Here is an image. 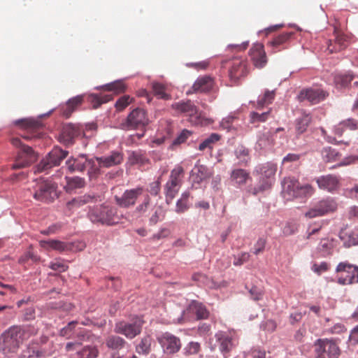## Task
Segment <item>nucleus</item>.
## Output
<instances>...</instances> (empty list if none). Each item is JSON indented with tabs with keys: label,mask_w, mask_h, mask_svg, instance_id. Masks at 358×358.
<instances>
[{
	"label": "nucleus",
	"mask_w": 358,
	"mask_h": 358,
	"mask_svg": "<svg viewBox=\"0 0 358 358\" xmlns=\"http://www.w3.org/2000/svg\"><path fill=\"white\" fill-rule=\"evenodd\" d=\"M38 331L33 325H13L0 336V350L6 355L15 354L24 341Z\"/></svg>",
	"instance_id": "1"
},
{
	"label": "nucleus",
	"mask_w": 358,
	"mask_h": 358,
	"mask_svg": "<svg viewBox=\"0 0 358 358\" xmlns=\"http://www.w3.org/2000/svg\"><path fill=\"white\" fill-rule=\"evenodd\" d=\"M31 191L36 200L45 203L52 202L59 196L57 184L49 180H34Z\"/></svg>",
	"instance_id": "2"
},
{
	"label": "nucleus",
	"mask_w": 358,
	"mask_h": 358,
	"mask_svg": "<svg viewBox=\"0 0 358 358\" xmlns=\"http://www.w3.org/2000/svg\"><path fill=\"white\" fill-rule=\"evenodd\" d=\"M88 217L94 223L113 225L119 222L117 209L112 206H100L93 208L88 213Z\"/></svg>",
	"instance_id": "3"
},
{
	"label": "nucleus",
	"mask_w": 358,
	"mask_h": 358,
	"mask_svg": "<svg viewBox=\"0 0 358 358\" xmlns=\"http://www.w3.org/2000/svg\"><path fill=\"white\" fill-rule=\"evenodd\" d=\"M282 194L287 199H292L298 196L311 195L313 188L310 185H300L299 181L293 177H287L282 182Z\"/></svg>",
	"instance_id": "4"
},
{
	"label": "nucleus",
	"mask_w": 358,
	"mask_h": 358,
	"mask_svg": "<svg viewBox=\"0 0 358 358\" xmlns=\"http://www.w3.org/2000/svg\"><path fill=\"white\" fill-rule=\"evenodd\" d=\"M315 358H338L341 350L334 339L320 338L314 343Z\"/></svg>",
	"instance_id": "5"
},
{
	"label": "nucleus",
	"mask_w": 358,
	"mask_h": 358,
	"mask_svg": "<svg viewBox=\"0 0 358 358\" xmlns=\"http://www.w3.org/2000/svg\"><path fill=\"white\" fill-rule=\"evenodd\" d=\"M184 169L177 165L171 171L169 178L164 186L166 202H171L178 194L184 177Z\"/></svg>",
	"instance_id": "6"
},
{
	"label": "nucleus",
	"mask_w": 358,
	"mask_h": 358,
	"mask_svg": "<svg viewBox=\"0 0 358 358\" xmlns=\"http://www.w3.org/2000/svg\"><path fill=\"white\" fill-rule=\"evenodd\" d=\"M143 324V318L136 316L129 322L120 321L115 323L114 331L124 335L129 339H132L141 334Z\"/></svg>",
	"instance_id": "7"
},
{
	"label": "nucleus",
	"mask_w": 358,
	"mask_h": 358,
	"mask_svg": "<svg viewBox=\"0 0 358 358\" xmlns=\"http://www.w3.org/2000/svg\"><path fill=\"white\" fill-rule=\"evenodd\" d=\"M10 142L13 146L21 149L15 163L12 165L13 169L24 168L35 160L36 156L32 148L30 146L24 145L19 138H13Z\"/></svg>",
	"instance_id": "8"
},
{
	"label": "nucleus",
	"mask_w": 358,
	"mask_h": 358,
	"mask_svg": "<svg viewBox=\"0 0 358 358\" xmlns=\"http://www.w3.org/2000/svg\"><path fill=\"white\" fill-rule=\"evenodd\" d=\"M229 77L231 82L236 83L249 73L248 62L246 58L236 57L228 61Z\"/></svg>",
	"instance_id": "9"
},
{
	"label": "nucleus",
	"mask_w": 358,
	"mask_h": 358,
	"mask_svg": "<svg viewBox=\"0 0 358 358\" xmlns=\"http://www.w3.org/2000/svg\"><path fill=\"white\" fill-rule=\"evenodd\" d=\"M336 273L339 274L338 283L342 285L358 283V266L348 262H340Z\"/></svg>",
	"instance_id": "10"
},
{
	"label": "nucleus",
	"mask_w": 358,
	"mask_h": 358,
	"mask_svg": "<svg viewBox=\"0 0 358 358\" xmlns=\"http://www.w3.org/2000/svg\"><path fill=\"white\" fill-rule=\"evenodd\" d=\"M149 124L146 111L140 108L134 109L127 116L125 122L122 124L124 129H143Z\"/></svg>",
	"instance_id": "11"
},
{
	"label": "nucleus",
	"mask_w": 358,
	"mask_h": 358,
	"mask_svg": "<svg viewBox=\"0 0 358 358\" xmlns=\"http://www.w3.org/2000/svg\"><path fill=\"white\" fill-rule=\"evenodd\" d=\"M68 152L58 147L53 148L48 155L43 159L37 165L35 172L45 171L53 166L59 165L60 162L67 157Z\"/></svg>",
	"instance_id": "12"
},
{
	"label": "nucleus",
	"mask_w": 358,
	"mask_h": 358,
	"mask_svg": "<svg viewBox=\"0 0 358 358\" xmlns=\"http://www.w3.org/2000/svg\"><path fill=\"white\" fill-rule=\"evenodd\" d=\"M172 108L180 113H186L192 124L195 125L202 124L201 114L199 113L197 107L191 101L175 103L172 105Z\"/></svg>",
	"instance_id": "13"
},
{
	"label": "nucleus",
	"mask_w": 358,
	"mask_h": 358,
	"mask_svg": "<svg viewBox=\"0 0 358 358\" xmlns=\"http://www.w3.org/2000/svg\"><path fill=\"white\" fill-rule=\"evenodd\" d=\"M336 208V202L332 199H327L320 201L316 205L305 213V216L308 218L312 219L334 212Z\"/></svg>",
	"instance_id": "14"
},
{
	"label": "nucleus",
	"mask_w": 358,
	"mask_h": 358,
	"mask_svg": "<svg viewBox=\"0 0 358 358\" xmlns=\"http://www.w3.org/2000/svg\"><path fill=\"white\" fill-rule=\"evenodd\" d=\"M143 192L142 187L126 189L121 196H115V201L117 206L124 208L134 206Z\"/></svg>",
	"instance_id": "15"
},
{
	"label": "nucleus",
	"mask_w": 358,
	"mask_h": 358,
	"mask_svg": "<svg viewBox=\"0 0 358 358\" xmlns=\"http://www.w3.org/2000/svg\"><path fill=\"white\" fill-rule=\"evenodd\" d=\"M157 341L166 354H175L181 348L182 343L180 338L169 332L163 333L157 337Z\"/></svg>",
	"instance_id": "16"
},
{
	"label": "nucleus",
	"mask_w": 358,
	"mask_h": 358,
	"mask_svg": "<svg viewBox=\"0 0 358 358\" xmlns=\"http://www.w3.org/2000/svg\"><path fill=\"white\" fill-rule=\"evenodd\" d=\"M328 93L322 89L307 88L302 90L298 95L300 101H308L312 104H316L324 100Z\"/></svg>",
	"instance_id": "17"
},
{
	"label": "nucleus",
	"mask_w": 358,
	"mask_h": 358,
	"mask_svg": "<svg viewBox=\"0 0 358 358\" xmlns=\"http://www.w3.org/2000/svg\"><path fill=\"white\" fill-rule=\"evenodd\" d=\"M250 56L254 66L262 69L267 63V57L262 43H255L250 50Z\"/></svg>",
	"instance_id": "18"
},
{
	"label": "nucleus",
	"mask_w": 358,
	"mask_h": 358,
	"mask_svg": "<svg viewBox=\"0 0 358 358\" xmlns=\"http://www.w3.org/2000/svg\"><path fill=\"white\" fill-rule=\"evenodd\" d=\"M81 133L78 126L73 124H68L63 127L61 134L59 136V141L66 145H72L74 139Z\"/></svg>",
	"instance_id": "19"
},
{
	"label": "nucleus",
	"mask_w": 358,
	"mask_h": 358,
	"mask_svg": "<svg viewBox=\"0 0 358 358\" xmlns=\"http://www.w3.org/2000/svg\"><path fill=\"white\" fill-rule=\"evenodd\" d=\"M316 182L321 189L327 190L329 192L336 191L340 186L339 178L334 175L329 174L322 176L316 179Z\"/></svg>",
	"instance_id": "20"
},
{
	"label": "nucleus",
	"mask_w": 358,
	"mask_h": 358,
	"mask_svg": "<svg viewBox=\"0 0 358 358\" xmlns=\"http://www.w3.org/2000/svg\"><path fill=\"white\" fill-rule=\"evenodd\" d=\"M215 338L220 343V350L224 358H227V355L235 346L234 339L225 332L220 331L215 334Z\"/></svg>",
	"instance_id": "21"
},
{
	"label": "nucleus",
	"mask_w": 358,
	"mask_h": 358,
	"mask_svg": "<svg viewBox=\"0 0 358 358\" xmlns=\"http://www.w3.org/2000/svg\"><path fill=\"white\" fill-rule=\"evenodd\" d=\"M335 40L334 43L330 41L327 49L329 52H336L345 49L348 45V37L341 33L337 28L334 29Z\"/></svg>",
	"instance_id": "22"
},
{
	"label": "nucleus",
	"mask_w": 358,
	"mask_h": 358,
	"mask_svg": "<svg viewBox=\"0 0 358 358\" xmlns=\"http://www.w3.org/2000/svg\"><path fill=\"white\" fill-rule=\"evenodd\" d=\"M213 85L214 81L211 77L207 76L199 77L192 85V92H208L213 88ZM189 93L191 92H187Z\"/></svg>",
	"instance_id": "23"
},
{
	"label": "nucleus",
	"mask_w": 358,
	"mask_h": 358,
	"mask_svg": "<svg viewBox=\"0 0 358 358\" xmlns=\"http://www.w3.org/2000/svg\"><path fill=\"white\" fill-rule=\"evenodd\" d=\"M285 129L278 127L275 131H268L264 133L258 139V144L262 148L272 145L275 143L277 134L280 133V138L285 137Z\"/></svg>",
	"instance_id": "24"
},
{
	"label": "nucleus",
	"mask_w": 358,
	"mask_h": 358,
	"mask_svg": "<svg viewBox=\"0 0 358 358\" xmlns=\"http://www.w3.org/2000/svg\"><path fill=\"white\" fill-rule=\"evenodd\" d=\"M294 33L292 31L283 32L276 36L272 41L269 42L270 45L275 52L280 51L287 48Z\"/></svg>",
	"instance_id": "25"
},
{
	"label": "nucleus",
	"mask_w": 358,
	"mask_h": 358,
	"mask_svg": "<svg viewBox=\"0 0 358 358\" xmlns=\"http://www.w3.org/2000/svg\"><path fill=\"white\" fill-rule=\"evenodd\" d=\"M101 166L109 168L120 164L123 161V154L119 151L112 152L108 156L96 158Z\"/></svg>",
	"instance_id": "26"
},
{
	"label": "nucleus",
	"mask_w": 358,
	"mask_h": 358,
	"mask_svg": "<svg viewBox=\"0 0 358 358\" xmlns=\"http://www.w3.org/2000/svg\"><path fill=\"white\" fill-rule=\"evenodd\" d=\"M187 311L194 313L198 320L206 319L209 315V313L205 306L196 301H193L189 304Z\"/></svg>",
	"instance_id": "27"
},
{
	"label": "nucleus",
	"mask_w": 358,
	"mask_h": 358,
	"mask_svg": "<svg viewBox=\"0 0 358 358\" xmlns=\"http://www.w3.org/2000/svg\"><path fill=\"white\" fill-rule=\"evenodd\" d=\"M45 352L34 343H29L18 358H44Z\"/></svg>",
	"instance_id": "28"
},
{
	"label": "nucleus",
	"mask_w": 358,
	"mask_h": 358,
	"mask_svg": "<svg viewBox=\"0 0 358 358\" xmlns=\"http://www.w3.org/2000/svg\"><path fill=\"white\" fill-rule=\"evenodd\" d=\"M211 173L204 165H196L192 171V176L194 182H200L202 180L210 178Z\"/></svg>",
	"instance_id": "29"
},
{
	"label": "nucleus",
	"mask_w": 358,
	"mask_h": 358,
	"mask_svg": "<svg viewBox=\"0 0 358 358\" xmlns=\"http://www.w3.org/2000/svg\"><path fill=\"white\" fill-rule=\"evenodd\" d=\"M231 180L238 185H245L250 178V173L246 170L236 169L233 170L230 176Z\"/></svg>",
	"instance_id": "30"
},
{
	"label": "nucleus",
	"mask_w": 358,
	"mask_h": 358,
	"mask_svg": "<svg viewBox=\"0 0 358 358\" xmlns=\"http://www.w3.org/2000/svg\"><path fill=\"white\" fill-rule=\"evenodd\" d=\"M83 102V96H77L69 99L65 106L61 108L62 115L68 118L71 116V113L74 111L75 108L81 104Z\"/></svg>",
	"instance_id": "31"
},
{
	"label": "nucleus",
	"mask_w": 358,
	"mask_h": 358,
	"mask_svg": "<svg viewBox=\"0 0 358 358\" xmlns=\"http://www.w3.org/2000/svg\"><path fill=\"white\" fill-rule=\"evenodd\" d=\"M340 238L345 247L358 245V230L342 231Z\"/></svg>",
	"instance_id": "32"
},
{
	"label": "nucleus",
	"mask_w": 358,
	"mask_h": 358,
	"mask_svg": "<svg viewBox=\"0 0 358 358\" xmlns=\"http://www.w3.org/2000/svg\"><path fill=\"white\" fill-rule=\"evenodd\" d=\"M105 343L112 350H120L125 346L127 342L119 336L110 335L106 338Z\"/></svg>",
	"instance_id": "33"
},
{
	"label": "nucleus",
	"mask_w": 358,
	"mask_h": 358,
	"mask_svg": "<svg viewBox=\"0 0 358 358\" xmlns=\"http://www.w3.org/2000/svg\"><path fill=\"white\" fill-rule=\"evenodd\" d=\"M15 124L30 132H35L41 127V124L38 121L30 118L17 120Z\"/></svg>",
	"instance_id": "34"
},
{
	"label": "nucleus",
	"mask_w": 358,
	"mask_h": 358,
	"mask_svg": "<svg viewBox=\"0 0 358 358\" xmlns=\"http://www.w3.org/2000/svg\"><path fill=\"white\" fill-rule=\"evenodd\" d=\"M312 121V117L310 114L303 113L300 117L295 121L296 131L299 134L304 133L309 127Z\"/></svg>",
	"instance_id": "35"
},
{
	"label": "nucleus",
	"mask_w": 358,
	"mask_h": 358,
	"mask_svg": "<svg viewBox=\"0 0 358 358\" xmlns=\"http://www.w3.org/2000/svg\"><path fill=\"white\" fill-rule=\"evenodd\" d=\"M220 139L221 136L220 134L213 133L199 144L198 149L200 151H204L206 149L212 150L215 143H217Z\"/></svg>",
	"instance_id": "36"
},
{
	"label": "nucleus",
	"mask_w": 358,
	"mask_h": 358,
	"mask_svg": "<svg viewBox=\"0 0 358 358\" xmlns=\"http://www.w3.org/2000/svg\"><path fill=\"white\" fill-rule=\"evenodd\" d=\"M322 157L325 162H334L338 161L341 155L336 149L331 147H325L322 150Z\"/></svg>",
	"instance_id": "37"
},
{
	"label": "nucleus",
	"mask_w": 358,
	"mask_h": 358,
	"mask_svg": "<svg viewBox=\"0 0 358 358\" xmlns=\"http://www.w3.org/2000/svg\"><path fill=\"white\" fill-rule=\"evenodd\" d=\"M236 158L239 161V164L247 165L250 159L249 150L243 145H238L234 151Z\"/></svg>",
	"instance_id": "38"
},
{
	"label": "nucleus",
	"mask_w": 358,
	"mask_h": 358,
	"mask_svg": "<svg viewBox=\"0 0 358 358\" xmlns=\"http://www.w3.org/2000/svg\"><path fill=\"white\" fill-rule=\"evenodd\" d=\"M40 245L44 248H50L59 252H63L69 249V246L66 243L57 240L41 241Z\"/></svg>",
	"instance_id": "39"
},
{
	"label": "nucleus",
	"mask_w": 358,
	"mask_h": 358,
	"mask_svg": "<svg viewBox=\"0 0 358 358\" xmlns=\"http://www.w3.org/2000/svg\"><path fill=\"white\" fill-rule=\"evenodd\" d=\"M87 160L83 157L78 159H69L66 162V166L69 171L72 173L76 171H83L85 169Z\"/></svg>",
	"instance_id": "40"
},
{
	"label": "nucleus",
	"mask_w": 358,
	"mask_h": 358,
	"mask_svg": "<svg viewBox=\"0 0 358 358\" xmlns=\"http://www.w3.org/2000/svg\"><path fill=\"white\" fill-rule=\"evenodd\" d=\"M98 355L99 350L96 347L87 345L78 350L74 358H96Z\"/></svg>",
	"instance_id": "41"
},
{
	"label": "nucleus",
	"mask_w": 358,
	"mask_h": 358,
	"mask_svg": "<svg viewBox=\"0 0 358 358\" xmlns=\"http://www.w3.org/2000/svg\"><path fill=\"white\" fill-rule=\"evenodd\" d=\"M151 343V336H144L142 338L141 342L136 345V352L138 354L148 355L150 352Z\"/></svg>",
	"instance_id": "42"
},
{
	"label": "nucleus",
	"mask_w": 358,
	"mask_h": 358,
	"mask_svg": "<svg viewBox=\"0 0 358 358\" xmlns=\"http://www.w3.org/2000/svg\"><path fill=\"white\" fill-rule=\"evenodd\" d=\"M152 90L154 95L159 99H169L170 98V96L166 92V86L160 83L153 82Z\"/></svg>",
	"instance_id": "43"
},
{
	"label": "nucleus",
	"mask_w": 358,
	"mask_h": 358,
	"mask_svg": "<svg viewBox=\"0 0 358 358\" xmlns=\"http://www.w3.org/2000/svg\"><path fill=\"white\" fill-rule=\"evenodd\" d=\"M102 88L105 91L113 92L114 94H117L124 92L126 90V86L122 81L117 80L103 85Z\"/></svg>",
	"instance_id": "44"
},
{
	"label": "nucleus",
	"mask_w": 358,
	"mask_h": 358,
	"mask_svg": "<svg viewBox=\"0 0 358 358\" xmlns=\"http://www.w3.org/2000/svg\"><path fill=\"white\" fill-rule=\"evenodd\" d=\"M129 159L132 164H136L139 166H145L150 163L149 159L141 152H134Z\"/></svg>",
	"instance_id": "45"
},
{
	"label": "nucleus",
	"mask_w": 358,
	"mask_h": 358,
	"mask_svg": "<svg viewBox=\"0 0 358 358\" xmlns=\"http://www.w3.org/2000/svg\"><path fill=\"white\" fill-rule=\"evenodd\" d=\"M275 92L266 90L262 97H259L257 103V109H262L264 106L271 104L275 99Z\"/></svg>",
	"instance_id": "46"
},
{
	"label": "nucleus",
	"mask_w": 358,
	"mask_h": 358,
	"mask_svg": "<svg viewBox=\"0 0 358 358\" xmlns=\"http://www.w3.org/2000/svg\"><path fill=\"white\" fill-rule=\"evenodd\" d=\"M201 350V344L199 342L191 341L183 348L182 353L186 357L197 355Z\"/></svg>",
	"instance_id": "47"
},
{
	"label": "nucleus",
	"mask_w": 358,
	"mask_h": 358,
	"mask_svg": "<svg viewBox=\"0 0 358 358\" xmlns=\"http://www.w3.org/2000/svg\"><path fill=\"white\" fill-rule=\"evenodd\" d=\"M112 99H113L112 94H100V95L93 94L91 96V102L94 108H97L101 104L107 103Z\"/></svg>",
	"instance_id": "48"
},
{
	"label": "nucleus",
	"mask_w": 358,
	"mask_h": 358,
	"mask_svg": "<svg viewBox=\"0 0 358 358\" xmlns=\"http://www.w3.org/2000/svg\"><path fill=\"white\" fill-rule=\"evenodd\" d=\"M352 79L350 74L337 75L334 78V83L337 88L341 89L346 87Z\"/></svg>",
	"instance_id": "49"
},
{
	"label": "nucleus",
	"mask_w": 358,
	"mask_h": 358,
	"mask_svg": "<svg viewBox=\"0 0 358 358\" xmlns=\"http://www.w3.org/2000/svg\"><path fill=\"white\" fill-rule=\"evenodd\" d=\"M150 196L146 194L144 196L143 201L136 207L134 213L138 216H141L145 214L150 206Z\"/></svg>",
	"instance_id": "50"
},
{
	"label": "nucleus",
	"mask_w": 358,
	"mask_h": 358,
	"mask_svg": "<svg viewBox=\"0 0 358 358\" xmlns=\"http://www.w3.org/2000/svg\"><path fill=\"white\" fill-rule=\"evenodd\" d=\"M270 113L271 109L262 113H259L257 112H251L250 114V122L252 124H255L256 122H264L268 120Z\"/></svg>",
	"instance_id": "51"
},
{
	"label": "nucleus",
	"mask_w": 358,
	"mask_h": 358,
	"mask_svg": "<svg viewBox=\"0 0 358 358\" xmlns=\"http://www.w3.org/2000/svg\"><path fill=\"white\" fill-rule=\"evenodd\" d=\"M164 217V212L161 206H157L154 208V212L149 219L150 224L152 225H155Z\"/></svg>",
	"instance_id": "52"
},
{
	"label": "nucleus",
	"mask_w": 358,
	"mask_h": 358,
	"mask_svg": "<svg viewBox=\"0 0 358 358\" xmlns=\"http://www.w3.org/2000/svg\"><path fill=\"white\" fill-rule=\"evenodd\" d=\"M132 101L133 98L130 97L129 95H124L121 96L115 103L116 110L118 111L123 110L132 102Z\"/></svg>",
	"instance_id": "53"
},
{
	"label": "nucleus",
	"mask_w": 358,
	"mask_h": 358,
	"mask_svg": "<svg viewBox=\"0 0 358 358\" xmlns=\"http://www.w3.org/2000/svg\"><path fill=\"white\" fill-rule=\"evenodd\" d=\"M90 199H92V198L90 196H84L83 197L76 198L71 201H69L66 206L69 209H71L73 207H80L89 202Z\"/></svg>",
	"instance_id": "54"
},
{
	"label": "nucleus",
	"mask_w": 358,
	"mask_h": 358,
	"mask_svg": "<svg viewBox=\"0 0 358 358\" xmlns=\"http://www.w3.org/2000/svg\"><path fill=\"white\" fill-rule=\"evenodd\" d=\"M330 264L326 262H322L320 264L314 263L312 265L311 270L317 275H320L322 273L329 271Z\"/></svg>",
	"instance_id": "55"
},
{
	"label": "nucleus",
	"mask_w": 358,
	"mask_h": 358,
	"mask_svg": "<svg viewBox=\"0 0 358 358\" xmlns=\"http://www.w3.org/2000/svg\"><path fill=\"white\" fill-rule=\"evenodd\" d=\"M67 184L71 188H81L85 186V180L79 177L66 178Z\"/></svg>",
	"instance_id": "56"
},
{
	"label": "nucleus",
	"mask_w": 358,
	"mask_h": 358,
	"mask_svg": "<svg viewBox=\"0 0 358 358\" xmlns=\"http://www.w3.org/2000/svg\"><path fill=\"white\" fill-rule=\"evenodd\" d=\"M78 324L77 321L70 322L66 327L60 330V335L66 338H71L73 335V331Z\"/></svg>",
	"instance_id": "57"
},
{
	"label": "nucleus",
	"mask_w": 358,
	"mask_h": 358,
	"mask_svg": "<svg viewBox=\"0 0 358 358\" xmlns=\"http://www.w3.org/2000/svg\"><path fill=\"white\" fill-rule=\"evenodd\" d=\"M250 298L254 301H259L263 298L264 290L257 286H252L249 289Z\"/></svg>",
	"instance_id": "58"
},
{
	"label": "nucleus",
	"mask_w": 358,
	"mask_h": 358,
	"mask_svg": "<svg viewBox=\"0 0 358 358\" xmlns=\"http://www.w3.org/2000/svg\"><path fill=\"white\" fill-rule=\"evenodd\" d=\"M319 248L320 250L324 252L326 254L330 255L334 248L333 241L327 238L322 239Z\"/></svg>",
	"instance_id": "59"
},
{
	"label": "nucleus",
	"mask_w": 358,
	"mask_h": 358,
	"mask_svg": "<svg viewBox=\"0 0 358 358\" xmlns=\"http://www.w3.org/2000/svg\"><path fill=\"white\" fill-rule=\"evenodd\" d=\"M81 348V342L80 341H75V342H69L66 344L65 350L66 352L69 353L70 355H73V352H75V357H76V352L78 350H80Z\"/></svg>",
	"instance_id": "60"
},
{
	"label": "nucleus",
	"mask_w": 358,
	"mask_h": 358,
	"mask_svg": "<svg viewBox=\"0 0 358 358\" xmlns=\"http://www.w3.org/2000/svg\"><path fill=\"white\" fill-rule=\"evenodd\" d=\"M192 132L187 129H183L181 133L173 141L172 145H176L185 143L187 139L192 135Z\"/></svg>",
	"instance_id": "61"
},
{
	"label": "nucleus",
	"mask_w": 358,
	"mask_h": 358,
	"mask_svg": "<svg viewBox=\"0 0 358 358\" xmlns=\"http://www.w3.org/2000/svg\"><path fill=\"white\" fill-rule=\"evenodd\" d=\"M261 172L264 176L269 179L275 174L276 166L273 164H267L266 166H264L261 169Z\"/></svg>",
	"instance_id": "62"
},
{
	"label": "nucleus",
	"mask_w": 358,
	"mask_h": 358,
	"mask_svg": "<svg viewBox=\"0 0 358 358\" xmlns=\"http://www.w3.org/2000/svg\"><path fill=\"white\" fill-rule=\"evenodd\" d=\"M29 259H31L33 262H37L40 260V257L36 255L32 250H29L20 258L19 262L22 264L25 263Z\"/></svg>",
	"instance_id": "63"
},
{
	"label": "nucleus",
	"mask_w": 358,
	"mask_h": 358,
	"mask_svg": "<svg viewBox=\"0 0 358 358\" xmlns=\"http://www.w3.org/2000/svg\"><path fill=\"white\" fill-rule=\"evenodd\" d=\"M265 352L257 348H253L245 353L243 358H265Z\"/></svg>",
	"instance_id": "64"
}]
</instances>
